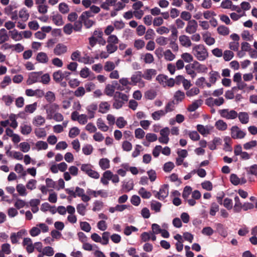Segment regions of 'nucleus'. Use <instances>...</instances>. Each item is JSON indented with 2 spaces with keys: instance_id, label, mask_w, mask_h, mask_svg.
<instances>
[{
  "instance_id": "obj_29",
  "label": "nucleus",
  "mask_w": 257,
  "mask_h": 257,
  "mask_svg": "<svg viewBox=\"0 0 257 257\" xmlns=\"http://www.w3.org/2000/svg\"><path fill=\"white\" fill-rule=\"evenodd\" d=\"M51 18L53 23L57 26H62L64 24L62 16L58 13H53Z\"/></svg>"
},
{
  "instance_id": "obj_9",
  "label": "nucleus",
  "mask_w": 257,
  "mask_h": 257,
  "mask_svg": "<svg viewBox=\"0 0 257 257\" xmlns=\"http://www.w3.org/2000/svg\"><path fill=\"white\" fill-rule=\"evenodd\" d=\"M169 194V186L167 184H164L161 186L159 191L156 192L154 195L155 197L160 200H164Z\"/></svg>"
},
{
  "instance_id": "obj_26",
  "label": "nucleus",
  "mask_w": 257,
  "mask_h": 257,
  "mask_svg": "<svg viewBox=\"0 0 257 257\" xmlns=\"http://www.w3.org/2000/svg\"><path fill=\"white\" fill-rule=\"evenodd\" d=\"M185 70L187 74L189 75L192 78H194L196 77L197 72H195V61L192 63H190L186 65Z\"/></svg>"
},
{
  "instance_id": "obj_63",
  "label": "nucleus",
  "mask_w": 257,
  "mask_h": 257,
  "mask_svg": "<svg viewBox=\"0 0 257 257\" xmlns=\"http://www.w3.org/2000/svg\"><path fill=\"white\" fill-rule=\"evenodd\" d=\"M115 124L119 128H122L127 124V121L123 117L119 116L117 118Z\"/></svg>"
},
{
  "instance_id": "obj_64",
  "label": "nucleus",
  "mask_w": 257,
  "mask_h": 257,
  "mask_svg": "<svg viewBox=\"0 0 257 257\" xmlns=\"http://www.w3.org/2000/svg\"><path fill=\"white\" fill-rule=\"evenodd\" d=\"M2 100L7 106L11 105L14 100V97L11 95H3Z\"/></svg>"
},
{
  "instance_id": "obj_24",
  "label": "nucleus",
  "mask_w": 257,
  "mask_h": 257,
  "mask_svg": "<svg viewBox=\"0 0 257 257\" xmlns=\"http://www.w3.org/2000/svg\"><path fill=\"white\" fill-rule=\"evenodd\" d=\"M20 131L23 135H29L32 131V126L27 122H24L20 126Z\"/></svg>"
},
{
  "instance_id": "obj_11",
  "label": "nucleus",
  "mask_w": 257,
  "mask_h": 257,
  "mask_svg": "<svg viewBox=\"0 0 257 257\" xmlns=\"http://www.w3.org/2000/svg\"><path fill=\"white\" fill-rule=\"evenodd\" d=\"M196 129L201 135L204 137L212 134L214 131V127L210 125L204 126L202 124H198L196 126Z\"/></svg>"
},
{
  "instance_id": "obj_33",
  "label": "nucleus",
  "mask_w": 257,
  "mask_h": 257,
  "mask_svg": "<svg viewBox=\"0 0 257 257\" xmlns=\"http://www.w3.org/2000/svg\"><path fill=\"white\" fill-rule=\"evenodd\" d=\"M222 144V140L219 137H215L213 139L209 142L208 144V148L211 150L216 149L218 146L221 145Z\"/></svg>"
},
{
  "instance_id": "obj_12",
  "label": "nucleus",
  "mask_w": 257,
  "mask_h": 257,
  "mask_svg": "<svg viewBox=\"0 0 257 257\" xmlns=\"http://www.w3.org/2000/svg\"><path fill=\"white\" fill-rule=\"evenodd\" d=\"M170 129L168 127H165L160 131V137H159V142L163 144H167L169 142V135L170 134Z\"/></svg>"
},
{
  "instance_id": "obj_42",
  "label": "nucleus",
  "mask_w": 257,
  "mask_h": 257,
  "mask_svg": "<svg viewBox=\"0 0 257 257\" xmlns=\"http://www.w3.org/2000/svg\"><path fill=\"white\" fill-rule=\"evenodd\" d=\"M116 2L117 0H105L101 3L100 7L104 10L108 11L110 7H114L115 5Z\"/></svg>"
},
{
  "instance_id": "obj_37",
  "label": "nucleus",
  "mask_w": 257,
  "mask_h": 257,
  "mask_svg": "<svg viewBox=\"0 0 257 257\" xmlns=\"http://www.w3.org/2000/svg\"><path fill=\"white\" fill-rule=\"evenodd\" d=\"M36 60L39 63L46 64L49 62V58L46 53L41 52L37 54L36 56Z\"/></svg>"
},
{
  "instance_id": "obj_53",
  "label": "nucleus",
  "mask_w": 257,
  "mask_h": 257,
  "mask_svg": "<svg viewBox=\"0 0 257 257\" xmlns=\"http://www.w3.org/2000/svg\"><path fill=\"white\" fill-rule=\"evenodd\" d=\"M134 184L132 180L123 181L122 185V188L125 192H128L133 189Z\"/></svg>"
},
{
  "instance_id": "obj_25",
  "label": "nucleus",
  "mask_w": 257,
  "mask_h": 257,
  "mask_svg": "<svg viewBox=\"0 0 257 257\" xmlns=\"http://www.w3.org/2000/svg\"><path fill=\"white\" fill-rule=\"evenodd\" d=\"M179 41L180 45L184 47L188 48L191 47L192 45L189 37L185 35L180 36Z\"/></svg>"
},
{
  "instance_id": "obj_48",
  "label": "nucleus",
  "mask_w": 257,
  "mask_h": 257,
  "mask_svg": "<svg viewBox=\"0 0 257 257\" xmlns=\"http://www.w3.org/2000/svg\"><path fill=\"white\" fill-rule=\"evenodd\" d=\"M240 122L242 124H246L249 122V115L246 112H240L237 115Z\"/></svg>"
},
{
  "instance_id": "obj_1",
  "label": "nucleus",
  "mask_w": 257,
  "mask_h": 257,
  "mask_svg": "<svg viewBox=\"0 0 257 257\" xmlns=\"http://www.w3.org/2000/svg\"><path fill=\"white\" fill-rule=\"evenodd\" d=\"M192 53L195 58L199 61H205L209 56L207 49L203 44L194 45L192 47Z\"/></svg>"
},
{
  "instance_id": "obj_19",
  "label": "nucleus",
  "mask_w": 257,
  "mask_h": 257,
  "mask_svg": "<svg viewBox=\"0 0 257 257\" xmlns=\"http://www.w3.org/2000/svg\"><path fill=\"white\" fill-rule=\"evenodd\" d=\"M86 193L88 195H90L93 197H97L98 196H100L101 197L106 198L108 196L107 193L103 190L95 191L90 189H88L86 191Z\"/></svg>"
},
{
  "instance_id": "obj_47",
  "label": "nucleus",
  "mask_w": 257,
  "mask_h": 257,
  "mask_svg": "<svg viewBox=\"0 0 257 257\" xmlns=\"http://www.w3.org/2000/svg\"><path fill=\"white\" fill-rule=\"evenodd\" d=\"M96 125L98 129L104 132H107L109 129L108 126L105 124V122L101 118L97 119Z\"/></svg>"
},
{
  "instance_id": "obj_10",
  "label": "nucleus",
  "mask_w": 257,
  "mask_h": 257,
  "mask_svg": "<svg viewBox=\"0 0 257 257\" xmlns=\"http://www.w3.org/2000/svg\"><path fill=\"white\" fill-rule=\"evenodd\" d=\"M219 113L220 116L227 119H233L237 117V112L234 110H229L228 109H223L220 110Z\"/></svg>"
},
{
  "instance_id": "obj_2",
  "label": "nucleus",
  "mask_w": 257,
  "mask_h": 257,
  "mask_svg": "<svg viewBox=\"0 0 257 257\" xmlns=\"http://www.w3.org/2000/svg\"><path fill=\"white\" fill-rule=\"evenodd\" d=\"M80 170L88 176L94 179H98L100 177L99 173L96 171L94 166L90 163L81 164Z\"/></svg>"
},
{
  "instance_id": "obj_13",
  "label": "nucleus",
  "mask_w": 257,
  "mask_h": 257,
  "mask_svg": "<svg viewBox=\"0 0 257 257\" xmlns=\"http://www.w3.org/2000/svg\"><path fill=\"white\" fill-rule=\"evenodd\" d=\"M142 73L141 71L136 72L131 77V85H136L139 83L140 87H144L145 83L142 80Z\"/></svg>"
},
{
  "instance_id": "obj_62",
  "label": "nucleus",
  "mask_w": 257,
  "mask_h": 257,
  "mask_svg": "<svg viewBox=\"0 0 257 257\" xmlns=\"http://www.w3.org/2000/svg\"><path fill=\"white\" fill-rule=\"evenodd\" d=\"M35 134L38 138H44L46 135L47 133L44 128L38 127L35 130Z\"/></svg>"
},
{
  "instance_id": "obj_60",
  "label": "nucleus",
  "mask_w": 257,
  "mask_h": 257,
  "mask_svg": "<svg viewBox=\"0 0 257 257\" xmlns=\"http://www.w3.org/2000/svg\"><path fill=\"white\" fill-rule=\"evenodd\" d=\"M169 39L163 36L158 37L156 39V42L160 46H165L169 43Z\"/></svg>"
},
{
  "instance_id": "obj_16",
  "label": "nucleus",
  "mask_w": 257,
  "mask_h": 257,
  "mask_svg": "<svg viewBox=\"0 0 257 257\" xmlns=\"http://www.w3.org/2000/svg\"><path fill=\"white\" fill-rule=\"evenodd\" d=\"M42 74V72H34L31 73L27 80V84L31 85L33 83L40 82L41 78L40 75Z\"/></svg>"
},
{
  "instance_id": "obj_14",
  "label": "nucleus",
  "mask_w": 257,
  "mask_h": 257,
  "mask_svg": "<svg viewBox=\"0 0 257 257\" xmlns=\"http://www.w3.org/2000/svg\"><path fill=\"white\" fill-rule=\"evenodd\" d=\"M246 133L237 126H233L231 128V136L234 139H241L244 138Z\"/></svg>"
},
{
  "instance_id": "obj_6",
  "label": "nucleus",
  "mask_w": 257,
  "mask_h": 257,
  "mask_svg": "<svg viewBox=\"0 0 257 257\" xmlns=\"http://www.w3.org/2000/svg\"><path fill=\"white\" fill-rule=\"evenodd\" d=\"M89 116L85 114H79L78 111H74L71 115V118L73 121H77L80 124H85L87 121Z\"/></svg>"
},
{
  "instance_id": "obj_3",
  "label": "nucleus",
  "mask_w": 257,
  "mask_h": 257,
  "mask_svg": "<svg viewBox=\"0 0 257 257\" xmlns=\"http://www.w3.org/2000/svg\"><path fill=\"white\" fill-rule=\"evenodd\" d=\"M113 99V107L118 109L122 107L124 103L128 101V96L120 92H116L114 94Z\"/></svg>"
},
{
  "instance_id": "obj_56",
  "label": "nucleus",
  "mask_w": 257,
  "mask_h": 257,
  "mask_svg": "<svg viewBox=\"0 0 257 257\" xmlns=\"http://www.w3.org/2000/svg\"><path fill=\"white\" fill-rule=\"evenodd\" d=\"M185 95L184 92L178 90L174 94V101H175L177 103H178L182 101L185 98Z\"/></svg>"
},
{
  "instance_id": "obj_31",
  "label": "nucleus",
  "mask_w": 257,
  "mask_h": 257,
  "mask_svg": "<svg viewBox=\"0 0 257 257\" xmlns=\"http://www.w3.org/2000/svg\"><path fill=\"white\" fill-rule=\"evenodd\" d=\"M26 233V231L25 230H21L17 233H12L10 237L12 242L13 243H17Z\"/></svg>"
},
{
  "instance_id": "obj_54",
  "label": "nucleus",
  "mask_w": 257,
  "mask_h": 257,
  "mask_svg": "<svg viewBox=\"0 0 257 257\" xmlns=\"http://www.w3.org/2000/svg\"><path fill=\"white\" fill-rule=\"evenodd\" d=\"M94 62V58L90 57L87 54L84 55L83 57H81L79 62L82 63L84 64H91Z\"/></svg>"
},
{
  "instance_id": "obj_32",
  "label": "nucleus",
  "mask_w": 257,
  "mask_h": 257,
  "mask_svg": "<svg viewBox=\"0 0 257 257\" xmlns=\"http://www.w3.org/2000/svg\"><path fill=\"white\" fill-rule=\"evenodd\" d=\"M48 148V143L46 142L42 141H37L34 145L33 150L37 151L42 150H46Z\"/></svg>"
},
{
  "instance_id": "obj_52",
  "label": "nucleus",
  "mask_w": 257,
  "mask_h": 257,
  "mask_svg": "<svg viewBox=\"0 0 257 257\" xmlns=\"http://www.w3.org/2000/svg\"><path fill=\"white\" fill-rule=\"evenodd\" d=\"M163 56L164 59L168 61H172L174 60L176 56L170 49H167L163 52Z\"/></svg>"
},
{
  "instance_id": "obj_34",
  "label": "nucleus",
  "mask_w": 257,
  "mask_h": 257,
  "mask_svg": "<svg viewBox=\"0 0 257 257\" xmlns=\"http://www.w3.org/2000/svg\"><path fill=\"white\" fill-rule=\"evenodd\" d=\"M230 181L234 185L243 184L246 183V180L244 178H239L236 175L234 174H231L230 176Z\"/></svg>"
},
{
  "instance_id": "obj_46",
  "label": "nucleus",
  "mask_w": 257,
  "mask_h": 257,
  "mask_svg": "<svg viewBox=\"0 0 257 257\" xmlns=\"http://www.w3.org/2000/svg\"><path fill=\"white\" fill-rule=\"evenodd\" d=\"M165 112L163 109L158 110L153 112L151 114L152 119L155 121L160 120L162 117L165 116Z\"/></svg>"
},
{
  "instance_id": "obj_20",
  "label": "nucleus",
  "mask_w": 257,
  "mask_h": 257,
  "mask_svg": "<svg viewBox=\"0 0 257 257\" xmlns=\"http://www.w3.org/2000/svg\"><path fill=\"white\" fill-rule=\"evenodd\" d=\"M113 174L110 170H105L100 178V182L103 185H107L109 184V181L111 180Z\"/></svg>"
},
{
  "instance_id": "obj_55",
  "label": "nucleus",
  "mask_w": 257,
  "mask_h": 257,
  "mask_svg": "<svg viewBox=\"0 0 257 257\" xmlns=\"http://www.w3.org/2000/svg\"><path fill=\"white\" fill-rule=\"evenodd\" d=\"M128 171L127 163H123L120 165V168L117 170V174L121 177L125 176L126 172Z\"/></svg>"
},
{
  "instance_id": "obj_21",
  "label": "nucleus",
  "mask_w": 257,
  "mask_h": 257,
  "mask_svg": "<svg viewBox=\"0 0 257 257\" xmlns=\"http://www.w3.org/2000/svg\"><path fill=\"white\" fill-rule=\"evenodd\" d=\"M203 40L208 46H211L215 44V40L211 37V34L209 32H205L202 34Z\"/></svg>"
},
{
  "instance_id": "obj_4",
  "label": "nucleus",
  "mask_w": 257,
  "mask_h": 257,
  "mask_svg": "<svg viewBox=\"0 0 257 257\" xmlns=\"http://www.w3.org/2000/svg\"><path fill=\"white\" fill-rule=\"evenodd\" d=\"M18 115L14 113H11L8 116V119L5 120L1 121V125L3 127L9 126L13 129H16L18 126L17 121Z\"/></svg>"
},
{
  "instance_id": "obj_38",
  "label": "nucleus",
  "mask_w": 257,
  "mask_h": 257,
  "mask_svg": "<svg viewBox=\"0 0 257 257\" xmlns=\"http://www.w3.org/2000/svg\"><path fill=\"white\" fill-rule=\"evenodd\" d=\"M45 121V118L43 116L38 115L33 118L32 123L34 126H39L44 125Z\"/></svg>"
},
{
  "instance_id": "obj_23",
  "label": "nucleus",
  "mask_w": 257,
  "mask_h": 257,
  "mask_svg": "<svg viewBox=\"0 0 257 257\" xmlns=\"http://www.w3.org/2000/svg\"><path fill=\"white\" fill-rule=\"evenodd\" d=\"M67 47L63 44H58L54 49L53 52L56 55L60 56L66 53Z\"/></svg>"
},
{
  "instance_id": "obj_17",
  "label": "nucleus",
  "mask_w": 257,
  "mask_h": 257,
  "mask_svg": "<svg viewBox=\"0 0 257 257\" xmlns=\"http://www.w3.org/2000/svg\"><path fill=\"white\" fill-rule=\"evenodd\" d=\"M197 28V22L195 20H192L188 22L185 31L187 33L192 34L196 32Z\"/></svg>"
},
{
  "instance_id": "obj_44",
  "label": "nucleus",
  "mask_w": 257,
  "mask_h": 257,
  "mask_svg": "<svg viewBox=\"0 0 257 257\" xmlns=\"http://www.w3.org/2000/svg\"><path fill=\"white\" fill-rule=\"evenodd\" d=\"M9 33L11 38L15 41H19L23 39L21 32H19L16 29L10 31Z\"/></svg>"
},
{
  "instance_id": "obj_36",
  "label": "nucleus",
  "mask_w": 257,
  "mask_h": 257,
  "mask_svg": "<svg viewBox=\"0 0 257 257\" xmlns=\"http://www.w3.org/2000/svg\"><path fill=\"white\" fill-rule=\"evenodd\" d=\"M97 107V105L94 103H91L87 106L86 110L90 119L94 117Z\"/></svg>"
},
{
  "instance_id": "obj_5",
  "label": "nucleus",
  "mask_w": 257,
  "mask_h": 257,
  "mask_svg": "<svg viewBox=\"0 0 257 257\" xmlns=\"http://www.w3.org/2000/svg\"><path fill=\"white\" fill-rule=\"evenodd\" d=\"M59 105L56 103H49L44 106L46 110V117L48 119H52V117L59 109Z\"/></svg>"
},
{
  "instance_id": "obj_59",
  "label": "nucleus",
  "mask_w": 257,
  "mask_h": 257,
  "mask_svg": "<svg viewBox=\"0 0 257 257\" xmlns=\"http://www.w3.org/2000/svg\"><path fill=\"white\" fill-rule=\"evenodd\" d=\"M235 204L233 207V210L235 212H239L242 208V204L241 203L239 198L238 196L234 197Z\"/></svg>"
},
{
  "instance_id": "obj_57",
  "label": "nucleus",
  "mask_w": 257,
  "mask_h": 257,
  "mask_svg": "<svg viewBox=\"0 0 257 257\" xmlns=\"http://www.w3.org/2000/svg\"><path fill=\"white\" fill-rule=\"evenodd\" d=\"M217 31L219 35L224 36L228 35L230 33L229 28L224 25H220L218 26L217 29Z\"/></svg>"
},
{
  "instance_id": "obj_35",
  "label": "nucleus",
  "mask_w": 257,
  "mask_h": 257,
  "mask_svg": "<svg viewBox=\"0 0 257 257\" xmlns=\"http://www.w3.org/2000/svg\"><path fill=\"white\" fill-rule=\"evenodd\" d=\"M140 59L143 62L146 64H151L154 61L153 55L150 53L142 54L140 56Z\"/></svg>"
},
{
  "instance_id": "obj_43",
  "label": "nucleus",
  "mask_w": 257,
  "mask_h": 257,
  "mask_svg": "<svg viewBox=\"0 0 257 257\" xmlns=\"http://www.w3.org/2000/svg\"><path fill=\"white\" fill-rule=\"evenodd\" d=\"M203 101L201 99L194 100L187 108L189 111L192 112L196 110L202 104Z\"/></svg>"
},
{
  "instance_id": "obj_7",
  "label": "nucleus",
  "mask_w": 257,
  "mask_h": 257,
  "mask_svg": "<svg viewBox=\"0 0 257 257\" xmlns=\"http://www.w3.org/2000/svg\"><path fill=\"white\" fill-rule=\"evenodd\" d=\"M157 80L163 86L173 87L175 84V80L173 78H169L167 76L161 74L157 77Z\"/></svg>"
},
{
  "instance_id": "obj_22",
  "label": "nucleus",
  "mask_w": 257,
  "mask_h": 257,
  "mask_svg": "<svg viewBox=\"0 0 257 257\" xmlns=\"http://www.w3.org/2000/svg\"><path fill=\"white\" fill-rule=\"evenodd\" d=\"M75 213V209L74 207H70L68 209V213L69 215L67 217L68 221L72 224L76 223L77 219Z\"/></svg>"
},
{
  "instance_id": "obj_40",
  "label": "nucleus",
  "mask_w": 257,
  "mask_h": 257,
  "mask_svg": "<svg viewBox=\"0 0 257 257\" xmlns=\"http://www.w3.org/2000/svg\"><path fill=\"white\" fill-rule=\"evenodd\" d=\"M110 105L106 101H101L99 104L98 111L102 113H105L110 109Z\"/></svg>"
},
{
  "instance_id": "obj_30",
  "label": "nucleus",
  "mask_w": 257,
  "mask_h": 257,
  "mask_svg": "<svg viewBox=\"0 0 257 257\" xmlns=\"http://www.w3.org/2000/svg\"><path fill=\"white\" fill-rule=\"evenodd\" d=\"M129 205L126 204H119L116 205L114 207H110L108 210L109 212L113 213L115 212H122L128 208Z\"/></svg>"
},
{
  "instance_id": "obj_61",
  "label": "nucleus",
  "mask_w": 257,
  "mask_h": 257,
  "mask_svg": "<svg viewBox=\"0 0 257 257\" xmlns=\"http://www.w3.org/2000/svg\"><path fill=\"white\" fill-rule=\"evenodd\" d=\"M150 206L151 209L152 210L155 211L156 212H159L161 211L162 204L158 201L153 200L151 202Z\"/></svg>"
},
{
  "instance_id": "obj_28",
  "label": "nucleus",
  "mask_w": 257,
  "mask_h": 257,
  "mask_svg": "<svg viewBox=\"0 0 257 257\" xmlns=\"http://www.w3.org/2000/svg\"><path fill=\"white\" fill-rule=\"evenodd\" d=\"M195 85L198 87L204 88L205 87L210 88V84L208 83L204 77H200L197 78L195 81Z\"/></svg>"
},
{
  "instance_id": "obj_15",
  "label": "nucleus",
  "mask_w": 257,
  "mask_h": 257,
  "mask_svg": "<svg viewBox=\"0 0 257 257\" xmlns=\"http://www.w3.org/2000/svg\"><path fill=\"white\" fill-rule=\"evenodd\" d=\"M35 3L39 13L45 14L48 12V7L46 0H35Z\"/></svg>"
},
{
  "instance_id": "obj_27",
  "label": "nucleus",
  "mask_w": 257,
  "mask_h": 257,
  "mask_svg": "<svg viewBox=\"0 0 257 257\" xmlns=\"http://www.w3.org/2000/svg\"><path fill=\"white\" fill-rule=\"evenodd\" d=\"M219 73L215 71H211L209 73V81L208 83L210 84V87L212 85L215 84L216 81L220 78Z\"/></svg>"
},
{
  "instance_id": "obj_50",
  "label": "nucleus",
  "mask_w": 257,
  "mask_h": 257,
  "mask_svg": "<svg viewBox=\"0 0 257 257\" xmlns=\"http://www.w3.org/2000/svg\"><path fill=\"white\" fill-rule=\"evenodd\" d=\"M38 105L37 102H34L31 104L26 105L24 108V112L27 114H31L37 109Z\"/></svg>"
},
{
  "instance_id": "obj_8",
  "label": "nucleus",
  "mask_w": 257,
  "mask_h": 257,
  "mask_svg": "<svg viewBox=\"0 0 257 257\" xmlns=\"http://www.w3.org/2000/svg\"><path fill=\"white\" fill-rule=\"evenodd\" d=\"M92 16L91 12L89 11H85L82 13L80 19L83 22L84 26L87 28H89L93 25L94 22L89 19V18Z\"/></svg>"
},
{
  "instance_id": "obj_58",
  "label": "nucleus",
  "mask_w": 257,
  "mask_h": 257,
  "mask_svg": "<svg viewBox=\"0 0 257 257\" xmlns=\"http://www.w3.org/2000/svg\"><path fill=\"white\" fill-rule=\"evenodd\" d=\"M138 193L143 199H149L152 196L151 193L144 187L139 189Z\"/></svg>"
},
{
  "instance_id": "obj_41",
  "label": "nucleus",
  "mask_w": 257,
  "mask_h": 257,
  "mask_svg": "<svg viewBox=\"0 0 257 257\" xmlns=\"http://www.w3.org/2000/svg\"><path fill=\"white\" fill-rule=\"evenodd\" d=\"M195 70L199 73H206L208 71L207 67L203 64H201L197 61H195Z\"/></svg>"
},
{
  "instance_id": "obj_49",
  "label": "nucleus",
  "mask_w": 257,
  "mask_h": 257,
  "mask_svg": "<svg viewBox=\"0 0 257 257\" xmlns=\"http://www.w3.org/2000/svg\"><path fill=\"white\" fill-rule=\"evenodd\" d=\"M156 74L155 70L153 69H147L144 71V74H142V77L145 79L150 80Z\"/></svg>"
},
{
  "instance_id": "obj_45",
  "label": "nucleus",
  "mask_w": 257,
  "mask_h": 257,
  "mask_svg": "<svg viewBox=\"0 0 257 257\" xmlns=\"http://www.w3.org/2000/svg\"><path fill=\"white\" fill-rule=\"evenodd\" d=\"M29 13L26 8L22 9L19 12V17L24 22H26L29 19Z\"/></svg>"
},
{
  "instance_id": "obj_51",
  "label": "nucleus",
  "mask_w": 257,
  "mask_h": 257,
  "mask_svg": "<svg viewBox=\"0 0 257 257\" xmlns=\"http://www.w3.org/2000/svg\"><path fill=\"white\" fill-rule=\"evenodd\" d=\"M26 186H24L23 184H18L16 186V190L20 196H26L28 194Z\"/></svg>"
},
{
  "instance_id": "obj_18",
  "label": "nucleus",
  "mask_w": 257,
  "mask_h": 257,
  "mask_svg": "<svg viewBox=\"0 0 257 257\" xmlns=\"http://www.w3.org/2000/svg\"><path fill=\"white\" fill-rule=\"evenodd\" d=\"M70 73L68 72H62L61 70L54 72L53 74V78L56 82H60L65 77L70 75Z\"/></svg>"
},
{
  "instance_id": "obj_39",
  "label": "nucleus",
  "mask_w": 257,
  "mask_h": 257,
  "mask_svg": "<svg viewBox=\"0 0 257 257\" xmlns=\"http://www.w3.org/2000/svg\"><path fill=\"white\" fill-rule=\"evenodd\" d=\"M98 165L102 170H106L110 167V161L107 158H102L99 160Z\"/></svg>"
}]
</instances>
